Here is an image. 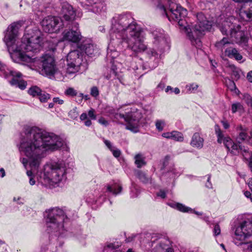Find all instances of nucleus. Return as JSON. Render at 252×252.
<instances>
[{
	"instance_id": "1",
	"label": "nucleus",
	"mask_w": 252,
	"mask_h": 252,
	"mask_svg": "<svg viewBox=\"0 0 252 252\" xmlns=\"http://www.w3.org/2000/svg\"><path fill=\"white\" fill-rule=\"evenodd\" d=\"M65 145L64 139L54 132L37 126L27 128L19 149L27 158H21V161L25 166L29 162L31 169L27 171V175L32 177L36 172L38 182L44 186H55L65 180L66 168L63 160L47 162L41 170H38L48 154L60 150Z\"/></svg>"
},
{
	"instance_id": "2",
	"label": "nucleus",
	"mask_w": 252,
	"mask_h": 252,
	"mask_svg": "<svg viewBox=\"0 0 252 252\" xmlns=\"http://www.w3.org/2000/svg\"><path fill=\"white\" fill-rule=\"evenodd\" d=\"M21 21L14 22L10 24L5 32L3 41L6 44L10 54L12 53L23 62L32 63L35 66H41L42 73L51 78L57 74L62 69L57 68L55 60L52 55L46 54L40 59L32 58L26 55L24 52H37L41 48L43 38L41 32L36 29L27 30L22 38L21 44L19 45L17 40L18 31L22 26Z\"/></svg>"
},
{
	"instance_id": "3",
	"label": "nucleus",
	"mask_w": 252,
	"mask_h": 252,
	"mask_svg": "<svg viewBox=\"0 0 252 252\" xmlns=\"http://www.w3.org/2000/svg\"><path fill=\"white\" fill-rule=\"evenodd\" d=\"M176 1L177 0H168V10L163 5H159L158 7L163 11L170 21L177 22L180 28L185 30L191 44L199 48L202 45L200 38L204 34L203 32L211 28V22L206 19L204 14L199 13L196 15L197 23L189 32V26L186 20L188 11L186 9L176 3Z\"/></svg>"
},
{
	"instance_id": "4",
	"label": "nucleus",
	"mask_w": 252,
	"mask_h": 252,
	"mask_svg": "<svg viewBox=\"0 0 252 252\" xmlns=\"http://www.w3.org/2000/svg\"><path fill=\"white\" fill-rule=\"evenodd\" d=\"M109 36L113 40L120 42L122 39L128 43L129 41L135 43L130 44L134 50H138L146 46L144 43L145 32L134 21L129 12L116 14L112 18Z\"/></svg>"
},
{
	"instance_id": "5",
	"label": "nucleus",
	"mask_w": 252,
	"mask_h": 252,
	"mask_svg": "<svg viewBox=\"0 0 252 252\" xmlns=\"http://www.w3.org/2000/svg\"><path fill=\"white\" fill-rule=\"evenodd\" d=\"M109 37L110 42L107 48L106 59L107 61H110L111 65L110 77H108V79H109L111 78L112 74L114 75V78L120 79L119 73L121 71L120 67L122 65V63H125L126 66H129L133 69H138L140 68L141 67L140 66H138L137 65H134L136 62L138 60H139L138 58L135 57L134 59V61L131 63L129 62V61L131 59V57L130 56L128 57L126 60H125L123 63L119 62L118 59L115 60L114 59L117 58L119 56V52L117 51V49L126 48L128 50H131V51L137 53L144 51L147 49V46H144V47L141 49L134 50L132 48V45L130 46V44L134 43V42L128 41V43H126L123 39H122L120 42H117L116 40H115V39L113 40L112 37H110L109 36Z\"/></svg>"
},
{
	"instance_id": "6",
	"label": "nucleus",
	"mask_w": 252,
	"mask_h": 252,
	"mask_svg": "<svg viewBox=\"0 0 252 252\" xmlns=\"http://www.w3.org/2000/svg\"><path fill=\"white\" fill-rule=\"evenodd\" d=\"M46 224L48 233H54L57 236H69L64 227L70 216L66 210L56 207L46 211Z\"/></svg>"
},
{
	"instance_id": "7",
	"label": "nucleus",
	"mask_w": 252,
	"mask_h": 252,
	"mask_svg": "<svg viewBox=\"0 0 252 252\" xmlns=\"http://www.w3.org/2000/svg\"><path fill=\"white\" fill-rule=\"evenodd\" d=\"M238 220L240 221L232 229L233 242L239 246L249 241L248 248L252 252V220L243 216H239Z\"/></svg>"
},
{
	"instance_id": "8",
	"label": "nucleus",
	"mask_w": 252,
	"mask_h": 252,
	"mask_svg": "<svg viewBox=\"0 0 252 252\" xmlns=\"http://www.w3.org/2000/svg\"><path fill=\"white\" fill-rule=\"evenodd\" d=\"M144 238L149 246L152 247L151 252H174L172 248L170 241L166 238L162 237L161 235L158 233H147L142 235H135L127 238V242H129L135 238Z\"/></svg>"
},
{
	"instance_id": "9",
	"label": "nucleus",
	"mask_w": 252,
	"mask_h": 252,
	"mask_svg": "<svg viewBox=\"0 0 252 252\" xmlns=\"http://www.w3.org/2000/svg\"><path fill=\"white\" fill-rule=\"evenodd\" d=\"M83 61V54L77 49L70 51L66 56V59L60 62V71L63 76L74 74L79 71Z\"/></svg>"
},
{
	"instance_id": "10",
	"label": "nucleus",
	"mask_w": 252,
	"mask_h": 252,
	"mask_svg": "<svg viewBox=\"0 0 252 252\" xmlns=\"http://www.w3.org/2000/svg\"><path fill=\"white\" fill-rule=\"evenodd\" d=\"M143 117L141 111L135 107H128L125 112L116 113L115 118L118 120L123 119L126 122V128L133 132L138 131L140 120Z\"/></svg>"
},
{
	"instance_id": "11",
	"label": "nucleus",
	"mask_w": 252,
	"mask_h": 252,
	"mask_svg": "<svg viewBox=\"0 0 252 252\" xmlns=\"http://www.w3.org/2000/svg\"><path fill=\"white\" fill-rule=\"evenodd\" d=\"M220 29L223 34L229 35L236 43L239 44H246L248 38L244 32L240 30V25H235L227 20L223 22Z\"/></svg>"
},
{
	"instance_id": "12",
	"label": "nucleus",
	"mask_w": 252,
	"mask_h": 252,
	"mask_svg": "<svg viewBox=\"0 0 252 252\" xmlns=\"http://www.w3.org/2000/svg\"><path fill=\"white\" fill-rule=\"evenodd\" d=\"M215 131L218 138L217 141L219 143H223L228 151L233 155H236L240 154L241 149H242L244 146L235 143L229 137L224 136L222 131L218 125L215 126Z\"/></svg>"
},
{
	"instance_id": "13",
	"label": "nucleus",
	"mask_w": 252,
	"mask_h": 252,
	"mask_svg": "<svg viewBox=\"0 0 252 252\" xmlns=\"http://www.w3.org/2000/svg\"><path fill=\"white\" fill-rule=\"evenodd\" d=\"M62 23L60 18L49 16L42 20L41 25L45 32L53 33L59 32L62 28Z\"/></svg>"
},
{
	"instance_id": "14",
	"label": "nucleus",
	"mask_w": 252,
	"mask_h": 252,
	"mask_svg": "<svg viewBox=\"0 0 252 252\" xmlns=\"http://www.w3.org/2000/svg\"><path fill=\"white\" fill-rule=\"evenodd\" d=\"M82 7L96 14H101L105 12L106 6L104 0H77Z\"/></svg>"
},
{
	"instance_id": "15",
	"label": "nucleus",
	"mask_w": 252,
	"mask_h": 252,
	"mask_svg": "<svg viewBox=\"0 0 252 252\" xmlns=\"http://www.w3.org/2000/svg\"><path fill=\"white\" fill-rule=\"evenodd\" d=\"M71 29L66 30L63 33V40L77 43L82 39V35L79 29V24L76 22H72Z\"/></svg>"
},
{
	"instance_id": "16",
	"label": "nucleus",
	"mask_w": 252,
	"mask_h": 252,
	"mask_svg": "<svg viewBox=\"0 0 252 252\" xmlns=\"http://www.w3.org/2000/svg\"><path fill=\"white\" fill-rule=\"evenodd\" d=\"M61 15L64 20L72 24L76 17H80L82 14L74 9L72 5L68 3L64 2L62 4Z\"/></svg>"
},
{
	"instance_id": "17",
	"label": "nucleus",
	"mask_w": 252,
	"mask_h": 252,
	"mask_svg": "<svg viewBox=\"0 0 252 252\" xmlns=\"http://www.w3.org/2000/svg\"><path fill=\"white\" fill-rule=\"evenodd\" d=\"M80 51H83L90 57L95 56L98 53V49L90 39H85L78 46Z\"/></svg>"
},
{
	"instance_id": "18",
	"label": "nucleus",
	"mask_w": 252,
	"mask_h": 252,
	"mask_svg": "<svg viewBox=\"0 0 252 252\" xmlns=\"http://www.w3.org/2000/svg\"><path fill=\"white\" fill-rule=\"evenodd\" d=\"M250 3L248 5L241 8L239 11V16L240 18L245 21H252V0H244L237 2H248Z\"/></svg>"
},
{
	"instance_id": "19",
	"label": "nucleus",
	"mask_w": 252,
	"mask_h": 252,
	"mask_svg": "<svg viewBox=\"0 0 252 252\" xmlns=\"http://www.w3.org/2000/svg\"><path fill=\"white\" fill-rule=\"evenodd\" d=\"M167 204L171 208L183 213H192L198 216L202 215V213L195 211L191 208L187 207L182 203L175 201H171L167 202Z\"/></svg>"
},
{
	"instance_id": "20",
	"label": "nucleus",
	"mask_w": 252,
	"mask_h": 252,
	"mask_svg": "<svg viewBox=\"0 0 252 252\" xmlns=\"http://www.w3.org/2000/svg\"><path fill=\"white\" fill-rule=\"evenodd\" d=\"M152 34L154 37V44L158 46V48L166 44V40L164 36V31L160 29H156L152 32Z\"/></svg>"
},
{
	"instance_id": "21",
	"label": "nucleus",
	"mask_w": 252,
	"mask_h": 252,
	"mask_svg": "<svg viewBox=\"0 0 252 252\" xmlns=\"http://www.w3.org/2000/svg\"><path fill=\"white\" fill-rule=\"evenodd\" d=\"M22 74L20 72L12 70L0 62V76L6 78L10 76L19 77Z\"/></svg>"
},
{
	"instance_id": "22",
	"label": "nucleus",
	"mask_w": 252,
	"mask_h": 252,
	"mask_svg": "<svg viewBox=\"0 0 252 252\" xmlns=\"http://www.w3.org/2000/svg\"><path fill=\"white\" fill-rule=\"evenodd\" d=\"M237 136L236 140L238 142L241 143L243 141H248L249 136L246 128L243 127L241 125L238 126L236 128Z\"/></svg>"
},
{
	"instance_id": "23",
	"label": "nucleus",
	"mask_w": 252,
	"mask_h": 252,
	"mask_svg": "<svg viewBox=\"0 0 252 252\" xmlns=\"http://www.w3.org/2000/svg\"><path fill=\"white\" fill-rule=\"evenodd\" d=\"M225 55L229 58H234L236 61L241 62L243 56L240 54L238 51L235 48L232 47L227 48L224 52Z\"/></svg>"
},
{
	"instance_id": "24",
	"label": "nucleus",
	"mask_w": 252,
	"mask_h": 252,
	"mask_svg": "<svg viewBox=\"0 0 252 252\" xmlns=\"http://www.w3.org/2000/svg\"><path fill=\"white\" fill-rule=\"evenodd\" d=\"M161 135L165 138L173 139L177 141L182 142L184 140L183 134L178 131L164 132Z\"/></svg>"
},
{
	"instance_id": "25",
	"label": "nucleus",
	"mask_w": 252,
	"mask_h": 252,
	"mask_svg": "<svg viewBox=\"0 0 252 252\" xmlns=\"http://www.w3.org/2000/svg\"><path fill=\"white\" fill-rule=\"evenodd\" d=\"M190 144L193 147L201 149L203 146L204 139L198 132H195L192 136Z\"/></svg>"
},
{
	"instance_id": "26",
	"label": "nucleus",
	"mask_w": 252,
	"mask_h": 252,
	"mask_svg": "<svg viewBox=\"0 0 252 252\" xmlns=\"http://www.w3.org/2000/svg\"><path fill=\"white\" fill-rule=\"evenodd\" d=\"M136 177L145 184H153L152 179L149 177L145 172L141 170H137L135 171Z\"/></svg>"
},
{
	"instance_id": "27",
	"label": "nucleus",
	"mask_w": 252,
	"mask_h": 252,
	"mask_svg": "<svg viewBox=\"0 0 252 252\" xmlns=\"http://www.w3.org/2000/svg\"><path fill=\"white\" fill-rule=\"evenodd\" d=\"M21 76L22 75L19 77L17 76L13 77V78L10 81V83L11 85L18 87L21 90H24L26 87L27 83L20 79Z\"/></svg>"
},
{
	"instance_id": "28",
	"label": "nucleus",
	"mask_w": 252,
	"mask_h": 252,
	"mask_svg": "<svg viewBox=\"0 0 252 252\" xmlns=\"http://www.w3.org/2000/svg\"><path fill=\"white\" fill-rule=\"evenodd\" d=\"M134 163L137 168H140L146 164L145 157L142 154H136L134 156Z\"/></svg>"
},
{
	"instance_id": "29",
	"label": "nucleus",
	"mask_w": 252,
	"mask_h": 252,
	"mask_svg": "<svg viewBox=\"0 0 252 252\" xmlns=\"http://www.w3.org/2000/svg\"><path fill=\"white\" fill-rule=\"evenodd\" d=\"M122 190V187L118 183H115L111 186L108 185L107 187V191L112 193L113 195H116L120 194Z\"/></svg>"
},
{
	"instance_id": "30",
	"label": "nucleus",
	"mask_w": 252,
	"mask_h": 252,
	"mask_svg": "<svg viewBox=\"0 0 252 252\" xmlns=\"http://www.w3.org/2000/svg\"><path fill=\"white\" fill-rule=\"evenodd\" d=\"M198 87V85L196 83H192L187 84L186 86L187 93L188 94L196 93L197 92Z\"/></svg>"
},
{
	"instance_id": "31",
	"label": "nucleus",
	"mask_w": 252,
	"mask_h": 252,
	"mask_svg": "<svg viewBox=\"0 0 252 252\" xmlns=\"http://www.w3.org/2000/svg\"><path fill=\"white\" fill-rule=\"evenodd\" d=\"M42 90L36 86H32L28 90V93L33 97L38 96Z\"/></svg>"
},
{
	"instance_id": "32",
	"label": "nucleus",
	"mask_w": 252,
	"mask_h": 252,
	"mask_svg": "<svg viewBox=\"0 0 252 252\" xmlns=\"http://www.w3.org/2000/svg\"><path fill=\"white\" fill-rule=\"evenodd\" d=\"M232 71V78L235 80H238L241 76V71L240 69L237 68L233 65L230 66Z\"/></svg>"
},
{
	"instance_id": "33",
	"label": "nucleus",
	"mask_w": 252,
	"mask_h": 252,
	"mask_svg": "<svg viewBox=\"0 0 252 252\" xmlns=\"http://www.w3.org/2000/svg\"><path fill=\"white\" fill-rule=\"evenodd\" d=\"M241 149V154L242 155L244 158L247 160H250L252 161V152H249L248 149L245 146Z\"/></svg>"
},
{
	"instance_id": "34",
	"label": "nucleus",
	"mask_w": 252,
	"mask_h": 252,
	"mask_svg": "<svg viewBox=\"0 0 252 252\" xmlns=\"http://www.w3.org/2000/svg\"><path fill=\"white\" fill-rule=\"evenodd\" d=\"M180 174V172L179 171H178L175 168L172 167L170 170L163 175V176L166 177L169 176L170 177V178L173 179L175 178L176 176H179Z\"/></svg>"
},
{
	"instance_id": "35",
	"label": "nucleus",
	"mask_w": 252,
	"mask_h": 252,
	"mask_svg": "<svg viewBox=\"0 0 252 252\" xmlns=\"http://www.w3.org/2000/svg\"><path fill=\"white\" fill-rule=\"evenodd\" d=\"M166 125L165 121L164 120L158 119L155 122V126L156 129L158 131H161L163 130Z\"/></svg>"
},
{
	"instance_id": "36",
	"label": "nucleus",
	"mask_w": 252,
	"mask_h": 252,
	"mask_svg": "<svg viewBox=\"0 0 252 252\" xmlns=\"http://www.w3.org/2000/svg\"><path fill=\"white\" fill-rule=\"evenodd\" d=\"M230 42L228 39L226 37H223L221 40L217 42L216 43V46L221 50L223 49V47L226 44H229Z\"/></svg>"
},
{
	"instance_id": "37",
	"label": "nucleus",
	"mask_w": 252,
	"mask_h": 252,
	"mask_svg": "<svg viewBox=\"0 0 252 252\" xmlns=\"http://www.w3.org/2000/svg\"><path fill=\"white\" fill-rule=\"evenodd\" d=\"M38 98L41 102L45 103L47 102L48 99L50 98V95L42 91L41 93L38 96Z\"/></svg>"
},
{
	"instance_id": "38",
	"label": "nucleus",
	"mask_w": 252,
	"mask_h": 252,
	"mask_svg": "<svg viewBox=\"0 0 252 252\" xmlns=\"http://www.w3.org/2000/svg\"><path fill=\"white\" fill-rule=\"evenodd\" d=\"M248 186L249 187L250 189L251 190V192L249 191H246L244 192L245 196L248 198H250L251 201L252 202V179L250 178L248 182Z\"/></svg>"
},
{
	"instance_id": "39",
	"label": "nucleus",
	"mask_w": 252,
	"mask_h": 252,
	"mask_svg": "<svg viewBox=\"0 0 252 252\" xmlns=\"http://www.w3.org/2000/svg\"><path fill=\"white\" fill-rule=\"evenodd\" d=\"M78 112L77 111V108L74 107L71 109L68 113V116L72 119H76L78 116Z\"/></svg>"
},
{
	"instance_id": "40",
	"label": "nucleus",
	"mask_w": 252,
	"mask_h": 252,
	"mask_svg": "<svg viewBox=\"0 0 252 252\" xmlns=\"http://www.w3.org/2000/svg\"><path fill=\"white\" fill-rule=\"evenodd\" d=\"M65 94L66 95L73 97L77 95V92L73 88H69L65 91Z\"/></svg>"
},
{
	"instance_id": "41",
	"label": "nucleus",
	"mask_w": 252,
	"mask_h": 252,
	"mask_svg": "<svg viewBox=\"0 0 252 252\" xmlns=\"http://www.w3.org/2000/svg\"><path fill=\"white\" fill-rule=\"evenodd\" d=\"M244 101L252 109V97L249 94H245L243 97Z\"/></svg>"
},
{
	"instance_id": "42",
	"label": "nucleus",
	"mask_w": 252,
	"mask_h": 252,
	"mask_svg": "<svg viewBox=\"0 0 252 252\" xmlns=\"http://www.w3.org/2000/svg\"><path fill=\"white\" fill-rule=\"evenodd\" d=\"M139 190L135 186H132L130 189V197L135 198L138 196Z\"/></svg>"
},
{
	"instance_id": "43",
	"label": "nucleus",
	"mask_w": 252,
	"mask_h": 252,
	"mask_svg": "<svg viewBox=\"0 0 252 252\" xmlns=\"http://www.w3.org/2000/svg\"><path fill=\"white\" fill-rule=\"evenodd\" d=\"M91 95L94 97H96L99 95V90L97 87L94 86L91 89V92H90Z\"/></svg>"
},
{
	"instance_id": "44",
	"label": "nucleus",
	"mask_w": 252,
	"mask_h": 252,
	"mask_svg": "<svg viewBox=\"0 0 252 252\" xmlns=\"http://www.w3.org/2000/svg\"><path fill=\"white\" fill-rule=\"evenodd\" d=\"M242 108V106L240 103H234L232 105V112L234 113Z\"/></svg>"
},
{
	"instance_id": "45",
	"label": "nucleus",
	"mask_w": 252,
	"mask_h": 252,
	"mask_svg": "<svg viewBox=\"0 0 252 252\" xmlns=\"http://www.w3.org/2000/svg\"><path fill=\"white\" fill-rule=\"evenodd\" d=\"M87 115L91 120H94L96 119V116L95 114V110L93 108H91L89 110Z\"/></svg>"
},
{
	"instance_id": "46",
	"label": "nucleus",
	"mask_w": 252,
	"mask_h": 252,
	"mask_svg": "<svg viewBox=\"0 0 252 252\" xmlns=\"http://www.w3.org/2000/svg\"><path fill=\"white\" fill-rule=\"evenodd\" d=\"M227 87L228 89L231 91H233L236 89V86L235 85L234 82L231 80H229L227 83Z\"/></svg>"
},
{
	"instance_id": "47",
	"label": "nucleus",
	"mask_w": 252,
	"mask_h": 252,
	"mask_svg": "<svg viewBox=\"0 0 252 252\" xmlns=\"http://www.w3.org/2000/svg\"><path fill=\"white\" fill-rule=\"evenodd\" d=\"M214 235L217 236L220 233V228L218 224H216L213 229Z\"/></svg>"
},
{
	"instance_id": "48",
	"label": "nucleus",
	"mask_w": 252,
	"mask_h": 252,
	"mask_svg": "<svg viewBox=\"0 0 252 252\" xmlns=\"http://www.w3.org/2000/svg\"><path fill=\"white\" fill-rule=\"evenodd\" d=\"M147 53L150 58H151V57H154L155 58L158 57V53L153 49H149L147 51Z\"/></svg>"
},
{
	"instance_id": "49",
	"label": "nucleus",
	"mask_w": 252,
	"mask_h": 252,
	"mask_svg": "<svg viewBox=\"0 0 252 252\" xmlns=\"http://www.w3.org/2000/svg\"><path fill=\"white\" fill-rule=\"evenodd\" d=\"M111 151L112 152L113 156L116 158L119 157L121 154L120 150L115 147L112 149Z\"/></svg>"
},
{
	"instance_id": "50",
	"label": "nucleus",
	"mask_w": 252,
	"mask_h": 252,
	"mask_svg": "<svg viewBox=\"0 0 252 252\" xmlns=\"http://www.w3.org/2000/svg\"><path fill=\"white\" fill-rule=\"evenodd\" d=\"M211 180V175H207V180L205 184V186L206 188L209 189H213V185L210 181Z\"/></svg>"
},
{
	"instance_id": "51",
	"label": "nucleus",
	"mask_w": 252,
	"mask_h": 252,
	"mask_svg": "<svg viewBox=\"0 0 252 252\" xmlns=\"http://www.w3.org/2000/svg\"><path fill=\"white\" fill-rule=\"evenodd\" d=\"M220 123H221L223 128L225 129H228L230 126L229 123L225 118L221 120Z\"/></svg>"
},
{
	"instance_id": "52",
	"label": "nucleus",
	"mask_w": 252,
	"mask_h": 252,
	"mask_svg": "<svg viewBox=\"0 0 252 252\" xmlns=\"http://www.w3.org/2000/svg\"><path fill=\"white\" fill-rule=\"evenodd\" d=\"M107 247L109 249L115 250L119 248V245L114 243H110L107 245Z\"/></svg>"
},
{
	"instance_id": "53",
	"label": "nucleus",
	"mask_w": 252,
	"mask_h": 252,
	"mask_svg": "<svg viewBox=\"0 0 252 252\" xmlns=\"http://www.w3.org/2000/svg\"><path fill=\"white\" fill-rule=\"evenodd\" d=\"M98 123L104 126H107L108 125V122L102 117L98 120Z\"/></svg>"
},
{
	"instance_id": "54",
	"label": "nucleus",
	"mask_w": 252,
	"mask_h": 252,
	"mask_svg": "<svg viewBox=\"0 0 252 252\" xmlns=\"http://www.w3.org/2000/svg\"><path fill=\"white\" fill-rule=\"evenodd\" d=\"M53 100L54 103L59 104H63L64 102V101L63 99H60L59 97H54L53 99Z\"/></svg>"
},
{
	"instance_id": "55",
	"label": "nucleus",
	"mask_w": 252,
	"mask_h": 252,
	"mask_svg": "<svg viewBox=\"0 0 252 252\" xmlns=\"http://www.w3.org/2000/svg\"><path fill=\"white\" fill-rule=\"evenodd\" d=\"M105 144L106 145V146L109 148V149L111 151L112 149H113L114 148V147H113L111 144V143L108 141V140H105L104 141Z\"/></svg>"
},
{
	"instance_id": "56",
	"label": "nucleus",
	"mask_w": 252,
	"mask_h": 252,
	"mask_svg": "<svg viewBox=\"0 0 252 252\" xmlns=\"http://www.w3.org/2000/svg\"><path fill=\"white\" fill-rule=\"evenodd\" d=\"M157 196L160 197L162 198H164L166 197V193L163 190H160L158 193Z\"/></svg>"
},
{
	"instance_id": "57",
	"label": "nucleus",
	"mask_w": 252,
	"mask_h": 252,
	"mask_svg": "<svg viewBox=\"0 0 252 252\" xmlns=\"http://www.w3.org/2000/svg\"><path fill=\"white\" fill-rule=\"evenodd\" d=\"M80 119L81 121H84L88 119V115L86 113H83L80 117Z\"/></svg>"
},
{
	"instance_id": "58",
	"label": "nucleus",
	"mask_w": 252,
	"mask_h": 252,
	"mask_svg": "<svg viewBox=\"0 0 252 252\" xmlns=\"http://www.w3.org/2000/svg\"><path fill=\"white\" fill-rule=\"evenodd\" d=\"M76 96L78 98V100H77V101L80 102L83 99L84 94L82 93H79V94H77Z\"/></svg>"
},
{
	"instance_id": "59",
	"label": "nucleus",
	"mask_w": 252,
	"mask_h": 252,
	"mask_svg": "<svg viewBox=\"0 0 252 252\" xmlns=\"http://www.w3.org/2000/svg\"><path fill=\"white\" fill-rule=\"evenodd\" d=\"M247 78L249 82L252 83V71H250L247 74Z\"/></svg>"
},
{
	"instance_id": "60",
	"label": "nucleus",
	"mask_w": 252,
	"mask_h": 252,
	"mask_svg": "<svg viewBox=\"0 0 252 252\" xmlns=\"http://www.w3.org/2000/svg\"><path fill=\"white\" fill-rule=\"evenodd\" d=\"M165 84L162 82H160L157 86V88L161 90H163L165 87Z\"/></svg>"
},
{
	"instance_id": "61",
	"label": "nucleus",
	"mask_w": 252,
	"mask_h": 252,
	"mask_svg": "<svg viewBox=\"0 0 252 252\" xmlns=\"http://www.w3.org/2000/svg\"><path fill=\"white\" fill-rule=\"evenodd\" d=\"M29 183L31 185L33 186L35 184V180L34 179L33 177H31L30 178Z\"/></svg>"
},
{
	"instance_id": "62",
	"label": "nucleus",
	"mask_w": 252,
	"mask_h": 252,
	"mask_svg": "<svg viewBox=\"0 0 252 252\" xmlns=\"http://www.w3.org/2000/svg\"><path fill=\"white\" fill-rule=\"evenodd\" d=\"M85 125L87 126H90L92 125V122L91 120L87 119L84 122Z\"/></svg>"
},
{
	"instance_id": "63",
	"label": "nucleus",
	"mask_w": 252,
	"mask_h": 252,
	"mask_svg": "<svg viewBox=\"0 0 252 252\" xmlns=\"http://www.w3.org/2000/svg\"><path fill=\"white\" fill-rule=\"evenodd\" d=\"M173 88H172L170 86H168L167 88L165 89V92L166 93H169V91H170V93L173 92Z\"/></svg>"
},
{
	"instance_id": "64",
	"label": "nucleus",
	"mask_w": 252,
	"mask_h": 252,
	"mask_svg": "<svg viewBox=\"0 0 252 252\" xmlns=\"http://www.w3.org/2000/svg\"><path fill=\"white\" fill-rule=\"evenodd\" d=\"M0 177L1 178H3L5 175V171L3 168H1L0 169Z\"/></svg>"
}]
</instances>
